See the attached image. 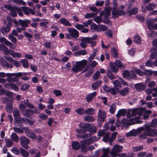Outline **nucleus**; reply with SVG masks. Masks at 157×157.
<instances>
[{
    "label": "nucleus",
    "instance_id": "f257e3e1",
    "mask_svg": "<svg viewBox=\"0 0 157 157\" xmlns=\"http://www.w3.org/2000/svg\"><path fill=\"white\" fill-rule=\"evenodd\" d=\"M87 62V60L85 59L76 62L75 64L72 67L71 69L72 71L75 73L81 71L85 67Z\"/></svg>",
    "mask_w": 157,
    "mask_h": 157
},
{
    "label": "nucleus",
    "instance_id": "f03ea898",
    "mask_svg": "<svg viewBox=\"0 0 157 157\" xmlns=\"http://www.w3.org/2000/svg\"><path fill=\"white\" fill-rule=\"evenodd\" d=\"M125 64H123L122 62L119 60H117L114 63H110L109 67L113 72L117 73L118 70V68H124L126 67Z\"/></svg>",
    "mask_w": 157,
    "mask_h": 157
},
{
    "label": "nucleus",
    "instance_id": "7ed1b4c3",
    "mask_svg": "<svg viewBox=\"0 0 157 157\" xmlns=\"http://www.w3.org/2000/svg\"><path fill=\"white\" fill-rule=\"evenodd\" d=\"M69 34L66 33L65 34L66 38L68 39H71V38L76 40L79 36V32L75 29L73 28H68L67 29Z\"/></svg>",
    "mask_w": 157,
    "mask_h": 157
},
{
    "label": "nucleus",
    "instance_id": "20e7f679",
    "mask_svg": "<svg viewBox=\"0 0 157 157\" xmlns=\"http://www.w3.org/2000/svg\"><path fill=\"white\" fill-rule=\"evenodd\" d=\"M152 126L147 125L145 127L144 130L147 136L153 137L157 136V129L152 128Z\"/></svg>",
    "mask_w": 157,
    "mask_h": 157
},
{
    "label": "nucleus",
    "instance_id": "39448f33",
    "mask_svg": "<svg viewBox=\"0 0 157 157\" xmlns=\"http://www.w3.org/2000/svg\"><path fill=\"white\" fill-rule=\"evenodd\" d=\"M79 129H77L76 131L78 133H85L88 131L90 127V124H85L80 122L78 125Z\"/></svg>",
    "mask_w": 157,
    "mask_h": 157
},
{
    "label": "nucleus",
    "instance_id": "423d86ee",
    "mask_svg": "<svg viewBox=\"0 0 157 157\" xmlns=\"http://www.w3.org/2000/svg\"><path fill=\"white\" fill-rule=\"evenodd\" d=\"M123 149V147L118 145H115L113 147L111 151L110 152V155L112 157H116L117 153L121 152Z\"/></svg>",
    "mask_w": 157,
    "mask_h": 157
},
{
    "label": "nucleus",
    "instance_id": "0eeeda50",
    "mask_svg": "<svg viewBox=\"0 0 157 157\" xmlns=\"http://www.w3.org/2000/svg\"><path fill=\"white\" fill-rule=\"evenodd\" d=\"M20 144L25 149L29 148L28 145L30 141L29 139L25 136H21L20 137Z\"/></svg>",
    "mask_w": 157,
    "mask_h": 157
},
{
    "label": "nucleus",
    "instance_id": "6e6552de",
    "mask_svg": "<svg viewBox=\"0 0 157 157\" xmlns=\"http://www.w3.org/2000/svg\"><path fill=\"white\" fill-rule=\"evenodd\" d=\"M4 7L6 9L10 11V14L12 16L15 17L17 16V7H13L7 5H5Z\"/></svg>",
    "mask_w": 157,
    "mask_h": 157
},
{
    "label": "nucleus",
    "instance_id": "1a4fd4ad",
    "mask_svg": "<svg viewBox=\"0 0 157 157\" xmlns=\"http://www.w3.org/2000/svg\"><path fill=\"white\" fill-rule=\"evenodd\" d=\"M104 130L101 129L99 131L98 136H103V140L105 142L108 141V139L109 135V132H105Z\"/></svg>",
    "mask_w": 157,
    "mask_h": 157
},
{
    "label": "nucleus",
    "instance_id": "9d476101",
    "mask_svg": "<svg viewBox=\"0 0 157 157\" xmlns=\"http://www.w3.org/2000/svg\"><path fill=\"white\" fill-rule=\"evenodd\" d=\"M22 75V73L21 72L13 73H7L6 74V76L8 77L6 79V80L9 83L12 82L11 77L13 76L19 77L21 76Z\"/></svg>",
    "mask_w": 157,
    "mask_h": 157
},
{
    "label": "nucleus",
    "instance_id": "9b49d317",
    "mask_svg": "<svg viewBox=\"0 0 157 157\" xmlns=\"http://www.w3.org/2000/svg\"><path fill=\"white\" fill-rule=\"evenodd\" d=\"M0 63L3 68H12L13 67L12 63L7 62L3 57L0 58Z\"/></svg>",
    "mask_w": 157,
    "mask_h": 157
},
{
    "label": "nucleus",
    "instance_id": "f8f14e48",
    "mask_svg": "<svg viewBox=\"0 0 157 157\" xmlns=\"http://www.w3.org/2000/svg\"><path fill=\"white\" fill-rule=\"evenodd\" d=\"M5 88L11 89L15 91H17L19 90L18 86L15 83L11 82L6 84L4 86Z\"/></svg>",
    "mask_w": 157,
    "mask_h": 157
},
{
    "label": "nucleus",
    "instance_id": "ddd939ff",
    "mask_svg": "<svg viewBox=\"0 0 157 157\" xmlns=\"http://www.w3.org/2000/svg\"><path fill=\"white\" fill-rule=\"evenodd\" d=\"M125 14V12L122 10L114 9L112 12V14L114 17H117L119 16H122Z\"/></svg>",
    "mask_w": 157,
    "mask_h": 157
},
{
    "label": "nucleus",
    "instance_id": "4468645a",
    "mask_svg": "<svg viewBox=\"0 0 157 157\" xmlns=\"http://www.w3.org/2000/svg\"><path fill=\"white\" fill-rule=\"evenodd\" d=\"M141 115H139L138 116L136 117L135 118H132L130 119V125L134 124L136 123L137 124H141L143 122V121L141 120H139V119L141 118Z\"/></svg>",
    "mask_w": 157,
    "mask_h": 157
},
{
    "label": "nucleus",
    "instance_id": "2eb2a0df",
    "mask_svg": "<svg viewBox=\"0 0 157 157\" xmlns=\"http://www.w3.org/2000/svg\"><path fill=\"white\" fill-rule=\"evenodd\" d=\"M11 24L10 22L6 26H4L1 29V31L2 34L4 36L5 34L9 33L10 29V26Z\"/></svg>",
    "mask_w": 157,
    "mask_h": 157
},
{
    "label": "nucleus",
    "instance_id": "dca6fc26",
    "mask_svg": "<svg viewBox=\"0 0 157 157\" xmlns=\"http://www.w3.org/2000/svg\"><path fill=\"white\" fill-rule=\"evenodd\" d=\"M98 116L100 121L104 122L106 118V113L105 112L100 110L98 112Z\"/></svg>",
    "mask_w": 157,
    "mask_h": 157
},
{
    "label": "nucleus",
    "instance_id": "f3484780",
    "mask_svg": "<svg viewBox=\"0 0 157 157\" xmlns=\"http://www.w3.org/2000/svg\"><path fill=\"white\" fill-rule=\"evenodd\" d=\"M111 8L107 7L105 8L104 10L101 12L100 13V16L102 17L104 15L105 17H108L110 14Z\"/></svg>",
    "mask_w": 157,
    "mask_h": 157
},
{
    "label": "nucleus",
    "instance_id": "a211bd4d",
    "mask_svg": "<svg viewBox=\"0 0 157 157\" xmlns=\"http://www.w3.org/2000/svg\"><path fill=\"white\" fill-rule=\"evenodd\" d=\"M23 10L25 14L27 15H29L30 13L33 15H34L35 14V12L33 10L30 9L29 7H23Z\"/></svg>",
    "mask_w": 157,
    "mask_h": 157
},
{
    "label": "nucleus",
    "instance_id": "6ab92c4d",
    "mask_svg": "<svg viewBox=\"0 0 157 157\" xmlns=\"http://www.w3.org/2000/svg\"><path fill=\"white\" fill-rule=\"evenodd\" d=\"M58 22L61 24L67 26H71V24L65 18H61L58 21Z\"/></svg>",
    "mask_w": 157,
    "mask_h": 157
},
{
    "label": "nucleus",
    "instance_id": "aec40b11",
    "mask_svg": "<svg viewBox=\"0 0 157 157\" xmlns=\"http://www.w3.org/2000/svg\"><path fill=\"white\" fill-rule=\"evenodd\" d=\"M19 24L22 26V27H26L28 26V25L30 23L31 21L28 19L22 20H19Z\"/></svg>",
    "mask_w": 157,
    "mask_h": 157
},
{
    "label": "nucleus",
    "instance_id": "412c9836",
    "mask_svg": "<svg viewBox=\"0 0 157 157\" xmlns=\"http://www.w3.org/2000/svg\"><path fill=\"white\" fill-rule=\"evenodd\" d=\"M10 50H9L8 48L4 44H0V51L3 52L6 55H9Z\"/></svg>",
    "mask_w": 157,
    "mask_h": 157
},
{
    "label": "nucleus",
    "instance_id": "4be33fe9",
    "mask_svg": "<svg viewBox=\"0 0 157 157\" xmlns=\"http://www.w3.org/2000/svg\"><path fill=\"white\" fill-rule=\"evenodd\" d=\"M151 54L150 55V58L152 59H155L157 56V48L155 46L153 47L150 50Z\"/></svg>",
    "mask_w": 157,
    "mask_h": 157
},
{
    "label": "nucleus",
    "instance_id": "5701e85b",
    "mask_svg": "<svg viewBox=\"0 0 157 157\" xmlns=\"http://www.w3.org/2000/svg\"><path fill=\"white\" fill-rule=\"evenodd\" d=\"M146 85L140 83L136 84L135 86V87L137 90L140 91H142L145 89Z\"/></svg>",
    "mask_w": 157,
    "mask_h": 157
},
{
    "label": "nucleus",
    "instance_id": "b1692460",
    "mask_svg": "<svg viewBox=\"0 0 157 157\" xmlns=\"http://www.w3.org/2000/svg\"><path fill=\"white\" fill-rule=\"evenodd\" d=\"M72 148L75 150H78L80 148L81 145L78 141H73L72 143Z\"/></svg>",
    "mask_w": 157,
    "mask_h": 157
},
{
    "label": "nucleus",
    "instance_id": "393cba45",
    "mask_svg": "<svg viewBox=\"0 0 157 157\" xmlns=\"http://www.w3.org/2000/svg\"><path fill=\"white\" fill-rule=\"evenodd\" d=\"M117 132H114L112 134V136L109 137V136L108 141L109 142V144L112 145V142L116 138V136L117 135Z\"/></svg>",
    "mask_w": 157,
    "mask_h": 157
},
{
    "label": "nucleus",
    "instance_id": "a878e982",
    "mask_svg": "<svg viewBox=\"0 0 157 157\" xmlns=\"http://www.w3.org/2000/svg\"><path fill=\"white\" fill-rule=\"evenodd\" d=\"M129 89L128 87H126L120 90L119 91V93L120 95L124 96L126 95L129 92Z\"/></svg>",
    "mask_w": 157,
    "mask_h": 157
},
{
    "label": "nucleus",
    "instance_id": "bb28decb",
    "mask_svg": "<svg viewBox=\"0 0 157 157\" xmlns=\"http://www.w3.org/2000/svg\"><path fill=\"white\" fill-rule=\"evenodd\" d=\"M26 134L27 136L33 140H35L36 138V136L35 133L30 130L27 131Z\"/></svg>",
    "mask_w": 157,
    "mask_h": 157
},
{
    "label": "nucleus",
    "instance_id": "cd10ccee",
    "mask_svg": "<svg viewBox=\"0 0 157 157\" xmlns=\"http://www.w3.org/2000/svg\"><path fill=\"white\" fill-rule=\"evenodd\" d=\"M31 111H32V110L30 109H27L24 111H23L22 114L24 116L29 118L32 114Z\"/></svg>",
    "mask_w": 157,
    "mask_h": 157
},
{
    "label": "nucleus",
    "instance_id": "c85d7f7f",
    "mask_svg": "<svg viewBox=\"0 0 157 157\" xmlns=\"http://www.w3.org/2000/svg\"><path fill=\"white\" fill-rule=\"evenodd\" d=\"M126 112V111L125 109H120L118 111L116 115V117L119 118L121 116H124L125 115Z\"/></svg>",
    "mask_w": 157,
    "mask_h": 157
},
{
    "label": "nucleus",
    "instance_id": "c756f323",
    "mask_svg": "<svg viewBox=\"0 0 157 157\" xmlns=\"http://www.w3.org/2000/svg\"><path fill=\"white\" fill-rule=\"evenodd\" d=\"M81 151L82 152H86L88 150L87 147V145L86 142H85L83 141H81Z\"/></svg>",
    "mask_w": 157,
    "mask_h": 157
},
{
    "label": "nucleus",
    "instance_id": "7c9ffc66",
    "mask_svg": "<svg viewBox=\"0 0 157 157\" xmlns=\"http://www.w3.org/2000/svg\"><path fill=\"white\" fill-rule=\"evenodd\" d=\"M10 52L9 54L14 58L15 57L20 58L21 56V53L14 52L12 50H10Z\"/></svg>",
    "mask_w": 157,
    "mask_h": 157
},
{
    "label": "nucleus",
    "instance_id": "2f4dec72",
    "mask_svg": "<svg viewBox=\"0 0 157 157\" xmlns=\"http://www.w3.org/2000/svg\"><path fill=\"white\" fill-rule=\"evenodd\" d=\"M151 111L150 110H147L145 109L144 108H143V118L145 120L149 117L148 114L151 113Z\"/></svg>",
    "mask_w": 157,
    "mask_h": 157
},
{
    "label": "nucleus",
    "instance_id": "473e14b6",
    "mask_svg": "<svg viewBox=\"0 0 157 157\" xmlns=\"http://www.w3.org/2000/svg\"><path fill=\"white\" fill-rule=\"evenodd\" d=\"M97 94V92L96 91H94L89 94L86 98L87 101L88 102H90L91 100Z\"/></svg>",
    "mask_w": 157,
    "mask_h": 157
},
{
    "label": "nucleus",
    "instance_id": "72a5a7b5",
    "mask_svg": "<svg viewBox=\"0 0 157 157\" xmlns=\"http://www.w3.org/2000/svg\"><path fill=\"white\" fill-rule=\"evenodd\" d=\"M157 6V4L154 3H149L146 6V8L148 11H151L155 9Z\"/></svg>",
    "mask_w": 157,
    "mask_h": 157
},
{
    "label": "nucleus",
    "instance_id": "f704fd0d",
    "mask_svg": "<svg viewBox=\"0 0 157 157\" xmlns=\"http://www.w3.org/2000/svg\"><path fill=\"white\" fill-rule=\"evenodd\" d=\"M101 84V80H98L96 82H94L92 85V88L94 90H96L98 88Z\"/></svg>",
    "mask_w": 157,
    "mask_h": 157
},
{
    "label": "nucleus",
    "instance_id": "c9c22d12",
    "mask_svg": "<svg viewBox=\"0 0 157 157\" xmlns=\"http://www.w3.org/2000/svg\"><path fill=\"white\" fill-rule=\"evenodd\" d=\"M25 118H22L20 117H19L17 118L14 119L15 120V122L17 124L18 126H20V124H21L22 123L24 122Z\"/></svg>",
    "mask_w": 157,
    "mask_h": 157
},
{
    "label": "nucleus",
    "instance_id": "e433bc0d",
    "mask_svg": "<svg viewBox=\"0 0 157 157\" xmlns=\"http://www.w3.org/2000/svg\"><path fill=\"white\" fill-rule=\"evenodd\" d=\"M11 138L12 141L16 142H17L19 141V137L17 134L15 133H13L12 134L11 136Z\"/></svg>",
    "mask_w": 157,
    "mask_h": 157
},
{
    "label": "nucleus",
    "instance_id": "4c0bfd02",
    "mask_svg": "<svg viewBox=\"0 0 157 157\" xmlns=\"http://www.w3.org/2000/svg\"><path fill=\"white\" fill-rule=\"evenodd\" d=\"M20 62L24 68H27L29 67V62L27 59H22Z\"/></svg>",
    "mask_w": 157,
    "mask_h": 157
},
{
    "label": "nucleus",
    "instance_id": "58836bf2",
    "mask_svg": "<svg viewBox=\"0 0 157 157\" xmlns=\"http://www.w3.org/2000/svg\"><path fill=\"white\" fill-rule=\"evenodd\" d=\"M119 88L114 87L110 89V92L113 95H115L117 94L118 93H119Z\"/></svg>",
    "mask_w": 157,
    "mask_h": 157
},
{
    "label": "nucleus",
    "instance_id": "ea45409f",
    "mask_svg": "<svg viewBox=\"0 0 157 157\" xmlns=\"http://www.w3.org/2000/svg\"><path fill=\"white\" fill-rule=\"evenodd\" d=\"M95 109L92 108H90L85 110V113L89 115H93L94 113Z\"/></svg>",
    "mask_w": 157,
    "mask_h": 157
},
{
    "label": "nucleus",
    "instance_id": "a19ab883",
    "mask_svg": "<svg viewBox=\"0 0 157 157\" xmlns=\"http://www.w3.org/2000/svg\"><path fill=\"white\" fill-rule=\"evenodd\" d=\"M84 121L88 122H92L95 121V119L92 116L88 115L85 116L84 118Z\"/></svg>",
    "mask_w": 157,
    "mask_h": 157
},
{
    "label": "nucleus",
    "instance_id": "79ce46f5",
    "mask_svg": "<svg viewBox=\"0 0 157 157\" xmlns=\"http://www.w3.org/2000/svg\"><path fill=\"white\" fill-rule=\"evenodd\" d=\"M107 29L108 28L106 26L102 25H98V32L104 31L107 30Z\"/></svg>",
    "mask_w": 157,
    "mask_h": 157
},
{
    "label": "nucleus",
    "instance_id": "37998d69",
    "mask_svg": "<svg viewBox=\"0 0 157 157\" xmlns=\"http://www.w3.org/2000/svg\"><path fill=\"white\" fill-rule=\"evenodd\" d=\"M125 135L127 136L128 137L136 136L137 135V132L136 130H133L129 132L126 133Z\"/></svg>",
    "mask_w": 157,
    "mask_h": 157
},
{
    "label": "nucleus",
    "instance_id": "c03bdc74",
    "mask_svg": "<svg viewBox=\"0 0 157 157\" xmlns=\"http://www.w3.org/2000/svg\"><path fill=\"white\" fill-rule=\"evenodd\" d=\"M97 14L95 13H86L84 17L86 19L94 17L97 15Z\"/></svg>",
    "mask_w": 157,
    "mask_h": 157
},
{
    "label": "nucleus",
    "instance_id": "a18cd8bd",
    "mask_svg": "<svg viewBox=\"0 0 157 157\" xmlns=\"http://www.w3.org/2000/svg\"><path fill=\"white\" fill-rule=\"evenodd\" d=\"M8 38L13 44H15L17 42L16 38L11 34L9 35Z\"/></svg>",
    "mask_w": 157,
    "mask_h": 157
},
{
    "label": "nucleus",
    "instance_id": "49530a36",
    "mask_svg": "<svg viewBox=\"0 0 157 157\" xmlns=\"http://www.w3.org/2000/svg\"><path fill=\"white\" fill-rule=\"evenodd\" d=\"M91 39L90 37H82L80 39L82 42H83L86 43L88 44L90 43Z\"/></svg>",
    "mask_w": 157,
    "mask_h": 157
},
{
    "label": "nucleus",
    "instance_id": "de8ad7c7",
    "mask_svg": "<svg viewBox=\"0 0 157 157\" xmlns=\"http://www.w3.org/2000/svg\"><path fill=\"white\" fill-rule=\"evenodd\" d=\"M116 105L115 104H113L110 106L109 112L111 114H113L115 112L116 109Z\"/></svg>",
    "mask_w": 157,
    "mask_h": 157
},
{
    "label": "nucleus",
    "instance_id": "09e8293b",
    "mask_svg": "<svg viewBox=\"0 0 157 157\" xmlns=\"http://www.w3.org/2000/svg\"><path fill=\"white\" fill-rule=\"evenodd\" d=\"M30 87V84H24L21 86L20 90L22 91H26Z\"/></svg>",
    "mask_w": 157,
    "mask_h": 157
},
{
    "label": "nucleus",
    "instance_id": "8fccbe9b",
    "mask_svg": "<svg viewBox=\"0 0 157 157\" xmlns=\"http://www.w3.org/2000/svg\"><path fill=\"white\" fill-rule=\"evenodd\" d=\"M123 75L124 78H127L128 79H130V74L128 71L125 70L123 72Z\"/></svg>",
    "mask_w": 157,
    "mask_h": 157
},
{
    "label": "nucleus",
    "instance_id": "3c124183",
    "mask_svg": "<svg viewBox=\"0 0 157 157\" xmlns=\"http://www.w3.org/2000/svg\"><path fill=\"white\" fill-rule=\"evenodd\" d=\"M21 153L22 156L25 157H28L29 155V153L26 151L22 148H20Z\"/></svg>",
    "mask_w": 157,
    "mask_h": 157
},
{
    "label": "nucleus",
    "instance_id": "603ef678",
    "mask_svg": "<svg viewBox=\"0 0 157 157\" xmlns=\"http://www.w3.org/2000/svg\"><path fill=\"white\" fill-rule=\"evenodd\" d=\"M138 12V8L137 7L134 8L132 9L130 11L127 12V13H129L130 15L132 14L135 15Z\"/></svg>",
    "mask_w": 157,
    "mask_h": 157
},
{
    "label": "nucleus",
    "instance_id": "864d4df0",
    "mask_svg": "<svg viewBox=\"0 0 157 157\" xmlns=\"http://www.w3.org/2000/svg\"><path fill=\"white\" fill-rule=\"evenodd\" d=\"M11 151L13 153L16 155H19L20 153L19 149L16 147H13L11 149Z\"/></svg>",
    "mask_w": 157,
    "mask_h": 157
},
{
    "label": "nucleus",
    "instance_id": "5fc2aeb1",
    "mask_svg": "<svg viewBox=\"0 0 157 157\" xmlns=\"http://www.w3.org/2000/svg\"><path fill=\"white\" fill-rule=\"evenodd\" d=\"M13 142L10 139H7L6 140V146L7 147H10L12 146Z\"/></svg>",
    "mask_w": 157,
    "mask_h": 157
},
{
    "label": "nucleus",
    "instance_id": "6e6d98bb",
    "mask_svg": "<svg viewBox=\"0 0 157 157\" xmlns=\"http://www.w3.org/2000/svg\"><path fill=\"white\" fill-rule=\"evenodd\" d=\"M107 75L108 77L111 79H113L115 78V77L112 72L109 69L107 71Z\"/></svg>",
    "mask_w": 157,
    "mask_h": 157
},
{
    "label": "nucleus",
    "instance_id": "4d7b16f0",
    "mask_svg": "<svg viewBox=\"0 0 157 157\" xmlns=\"http://www.w3.org/2000/svg\"><path fill=\"white\" fill-rule=\"evenodd\" d=\"M97 51L96 49H94V51L93 52V53L91 54L88 58V59L90 62L91 61L95 56Z\"/></svg>",
    "mask_w": 157,
    "mask_h": 157
},
{
    "label": "nucleus",
    "instance_id": "13d9d810",
    "mask_svg": "<svg viewBox=\"0 0 157 157\" xmlns=\"http://www.w3.org/2000/svg\"><path fill=\"white\" fill-rule=\"evenodd\" d=\"M103 155L100 157H110L108 156L109 151V148L103 149Z\"/></svg>",
    "mask_w": 157,
    "mask_h": 157
},
{
    "label": "nucleus",
    "instance_id": "bf43d9fd",
    "mask_svg": "<svg viewBox=\"0 0 157 157\" xmlns=\"http://www.w3.org/2000/svg\"><path fill=\"white\" fill-rule=\"evenodd\" d=\"M96 130L97 128L96 126L91 125L90 124V127L88 130V131L95 133L96 132Z\"/></svg>",
    "mask_w": 157,
    "mask_h": 157
},
{
    "label": "nucleus",
    "instance_id": "052dcab7",
    "mask_svg": "<svg viewBox=\"0 0 157 157\" xmlns=\"http://www.w3.org/2000/svg\"><path fill=\"white\" fill-rule=\"evenodd\" d=\"M20 114V112L18 109L15 110L13 111V116L14 119L19 117Z\"/></svg>",
    "mask_w": 157,
    "mask_h": 157
},
{
    "label": "nucleus",
    "instance_id": "680f3d73",
    "mask_svg": "<svg viewBox=\"0 0 157 157\" xmlns=\"http://www.w3.org/2000/svg\"><path fill=\"white\" fill-rule=\"evenodd\" d=\"M134 41L137 44L141 43V40L140 36L138 35L136 36L134 38Z\"/></svg>",
    "mask_w": 157,
    "mask_h": 157
},
{
    "label": "nucleus",
    "instance_id": "e2e57ef3",
    "mask_svg": "<svg viewBox=\"0 0 157 157\" xmlns=\"http://www.w3.org/2000/svg\"><path fill=\"white\" fill-rule=\"evenodd\" d=\"M76 112L78 114L83 115L85 113V110L83 108H80L75 110Z\"/></svg>",
    "mask_w": 157,
    "mask_h": 157
},
{
    "label": "nucleus",
    "instance_id": "0e129e2a",
    "mask_svg": "<svg viewBox=\"0 0 157 157\" xmlns=\"http://www.w3.org/2000/svg\"><path fill=\"white\" fill-rule=\"evenodd\" d=\"M93 21L91 19L88 20L87 21H85L83 23V25H82L84 26V27H88L89 25H90Z\"/></svg>",
    "mask_w": 157,
    "mask_h": 157
},
{
    "label": "nucleus",
    "instance_id": "69168bd1",
    "mask_svg": "<svg viewBox=\"0 0 157 157\" xmlns=\"http://www.w3.org/2000/svg\"><path fill=\"white\" fill-rule=\"evenodd\" d=\"M101 16H98L94 19V21L98 24L100 23L102 21V19Z\"/></svg>",
    "mask_w": 157,
    "mask_h": 157
},
{
    "label": "nucleus",
    "instance_id": "338daca9",
    "mask_svg": "<svg viewBox=\"0 0 157 157\" xmlns=\"http://www.w3.org/2000/svg\"><path fill=\"white\" fill-rule=\"evenodd\" d=\"M111 53L113 57H117L118 56V53L116 51V49L115 48H113L111 50Z\"/></svg>",
    "mask_w": 157,
    "mask_h": 157
},
{
    "label": "nucleus",
    "instance_id": "774afa93",
    "mask_svg": "<svg viewBox=\"0 0 157 157\" xmlns=\"http://www.w3.org/2000/svg\"><path fill=\"white\" fill-rule=\"evenodd\" d=\"M13 108V106L11 104H7L6 107V111L9 112H12Z\"/></svg>",
    "mask_w": 157,
    "mask_h": 157
}]
</instances>
